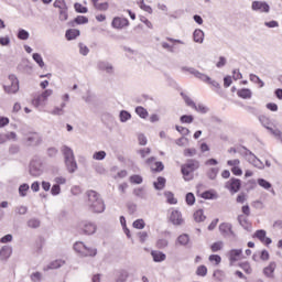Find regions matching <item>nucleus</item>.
<instances>
[{"instance_id": "obj_8", "label": "nucleus", "mask_w": 282, "mask_h": 282, "mask_svg": "<svg viewBox=\"0 0 282 282\" xmlns=\"http://www.w3.org/2000/svg\"><path fill=\"white\" fill-rule=\"evenodd\" d=\"M80 230L84 235H96V230H98V227L95 223H91L89 220H84L79 225Z\"/></svg>"}, {"instance_id": "obj_30", "label": "nucleus", "mask_w": 282, "mask_h": 282, "mask_svg": "<svg viewBox=\"0 0 282 282\" xmlns=\"http://www.w3.org/2000/svg\"><path fill=\"white\" fill-rule=\"evenodd\" d=\"M133 195H135V197H139V199H147V191L144 189V187L134 188Z\"/></svg>"}, {"instance_id": "obj_43", "label": "nucleus", "mask_w": 282, "mask_h": 282, "mask_svg": "<svg viewBox=\"0 0 282 282\" xmlns=\"http://www.w3.org/2000/svg\"><path fill=\"white\" fill-rule=\"evenodd\" d=\"M183 155L185 158H195V155H197V150L195 148L185 149Z\"/></svg>"}, {"instance_id": "obj_2", "label": "nucleus", "mask_w": 282, "mask_h": 282, "mask_svg": "<svg viewBox=\"0 0 282 282\" xmlns=\"http://www.w3.org/2000/svg\"><path fill=\"white\" fill-rule=\"evenodd\" d=\"M228 153H239L241 158H245V160L249 162V164H252V166H254L256 169H260V170L265 169V165L263 164V162L259 160V158H257V155H254L252 151H250L248 148L243 145L239 148H230L228 150Z\"/></svg>"}, {"instance_id": "obj_28", "label": "nucleus", "mask_w": 282, "mask_h": 282, "mask_svg": "<svg viewBox=\"0 0 282 282\" xmlns=\"http://www.w3.org/2000/svg\"><path fill=\"white\" fill-rule=\"evenodd\" d=\"M194 220L197 224H200V221H206V216L204 215V209H198L194 213Z\"/></svg>"}, {"instance_id": "obj_14", "label": "nucleus", "mask_w": 282, "mask_h": 282, "mask_svg": "<svg viewBox=\"0 0 282 282\" xmlns=\"http://www.w3.org/2000/svg\"><path fill=\"white\" fill-rule=\"evenodd\" d=\"M228 257H229L230 265H232L234 263H237V261H239L241 259V257H243V250L242 249H231L228 252Z\"/></svg>"}, {"instance_id": "obj_40", "label": "nucleus", "mask_w": 282, "mask_h": 282, "mask_svg": "<svg viewBox=\"0 0 282 282\" xmlns=\"http://www.w3.org/2000/svg\"><path fill=\"white\" fill-rule=\"evenodd\" d=\"M217 175H219V167H212L207 172V176L209 180H216Z\"/></svg>"}, {"instance_id": "obj_10", "label": "nucleus", "mask_w": 282, "mask_h": 282, "mask_svg": "<svg viewBox=\"0 0 282 282\" xmlns=\"http://www.w3.org/2000/svg\"><path fill=\"white\" fill-rule=\"evenodd\" d=\"M251 10H253V12H261L268 14V12H270V4L263 1H253L251 4Z\"/></svg>"}, {"instance_id": "obj_57", "label": "nucleus", "mask_w": 282, "mask_h": 282, "mask_svg": "<svg viewBox=\"0 0 282 282\" xmlns=\"http://www.w3.org/2000/svg\"><path fill=\"white\" fill-rule=\"evenodd\" d=\"M29 228H39L41 226V221L36 218H32L28 221Z\"/></svg>"}, {"instance_id": "obj_26", "label": "nucleus", "mask_w": 282, "mask_h": 282, "mask_svg": "<svg viewBox=\"0 0 282 282\" xmlns=\"http://www.w3.org/2000/svg\"><path fill=\"white\" fill-rule=\"evenodd\" d=\"M153 186L156 191H163L164 186H166V178L159 176L158 181L153 183Z\"/></svg>"}, {"instance_id": "obj_58", "label": "nucleus", "mask_w": 282, "mask_h": 282, "mask_svg": "<svg viewBox=\"0 0 282 282\" xmlns=\"http://www.w3.org/2000/svg\"><path fill=\"white\" fill-rule=\"evenodd\" d=\"M133 228H137V230H142L145 226L144 220L143 219H137L133 224H132Z\"/></svg>"}, {"instance_id": "obj_31", "label": "nucleus", "mask_w": 282, "mask_h": 282, "mask_svg": "<svg viewBox=\"0 0 282 282\" xmlns=\"http://www.w3.org/2000/svg\"><path fill=\"white\" fill-rule=\"evenodd\" d=\"M74 23H76L77 25H85V23H89V19L85 15H78L77 18H75V20L73 22H70V25H74Z\"/></svg>"}, {"instance_id": "obj_46", "label": "nucleus", "mask_w": 282, "mask_h": 282, "mask_svg": "<svg viewBox=\"0 0 282 282\" xmlns=\"http://www.w3.org/2000/svg\"><path fill=\"white\" fill-rule=\"evenodd\" d=\"M33 61H35V63H37L39 67H45V62H43V56H41V54L34 53Z\"/></svg>"}, {"instance_id": "obj_54", "label": "nucleus", "mask_w": 282, "mask_h": 282, "mask_svg": "<svg viewBox=\"0 0 282 282\" xmlns=\"http://www.w3.org/2000/svg\"><path fill=\"white\" fill-rule=\"evenodd\" d=\"M169 247V240L166 239H159L156 241V248H159L160 250H164V248Z\"/></svg>"}, {"instance_id": "obj_20", "label": "nucleus", "mask_w": 282, "mask_h": 282, "mask_svg": "<svg viewBox=\"0 0 282 282\" xmlns=\"http://www.w3.org/2000/svg\"><path fill=\"white\" fill-rule=\"evenodd\" d=\"M61 152L64 155V161L65 160H72V159L76 158V156H74V150H72V148H69L67 145H63L61 148Z\"/></svg>"}, {"instance_id": "obj_9", "label": "nucleus", "mask_w": 282, "mask_h": 282, "mask_svg": "<svg viewBox=\"0 0 282 282\" xmlns=\"http://www.w3.org/2000/svg\"><path fill=\"white\" fill-rule=\"evenodd\" d=\"M225 188L230 191V193H232V194L239 193V191H241V180L235 178V177L230 178L226 183Z\"/></svg>"}, {"instance_id": "obj_36", "label": "nucleus", "mask_w": 282, "mask_h": 282, "mask_svg": "<svg viewBox=\"0 0 282 282\" xmlns=\"http://www.w3.org/2000/svg\"><path fill=\"white\" fill-rule=\"evenodd\" d=\"M258 184L261 188H264V191H270V188H272V183L268 182L265 178H258Z\"/></svg>"}, {"instance_id": "obj_47", "label": "nucleus", "mask_w": 282, "mask_h": 282, "mask_svg": "<svg viewBox=\"0 0 282 282\" xmlns=\"http://www.w3.org/2000/svg\"><path fill=\"white\" fill-rule=\"evenodd\" d=\"M68 10L69 8L59 10V15H58L59 21H67V19H69Z\"/></svg>"}, {"instance_id": "obj_16", "label": "nucleus", "mask_w": 282, "mask_h": 282, "mask_svg": "<svg viewBox=\"0 0 282 282\" xmlns=\"http://www.w3.org/2000/svg\"><path fill=\"white\" fill-rule=\"evenodd\" d=\"M219 230L223 237H230V235H235V231H232V225L228 223L220 224Z\"/></svg>"}, {"instance_id": "obj_32", "label": "nucleus", "mask_w": 282, "mask_h": 282, "mask_svg": "<svg viewBox=\"0 0 282 282\" xmlns=\"http://www.w3.org/2000/svg\"><path fill=\"white\" fill-rule=\"evenodd\" d=\"M127 279H129V271L127 270H121L117 274L116 282H126Z\"/></svg>"}, {"instance_id": "obj_22", "label": "nucleus", "mask_w": 282, "mask_h": 282, "mask_svg": "<svg viewBox=\"0 0 282 282\" xmlns=\"http://www.w3.org/2000/svg\"><path fill=\"white\" fill-rule=\"evenodd\" d=\"M237 96L243 100L252 98V90L250 88H242L237 91Z\"/></svg>"}, {"instance_id": "obj_64", "label": "nucleus", "mask_w": 282, "mask_h": 282, "mask_svg": "<svg viewBox=\"0 0 282 282\" xmlns=\"http://www.w3.org/2000/svg\"><path fill=\"white\" fill-rule=\"evenodd\" d=\"M15 213L18 215H25L28 213V207L26 206H18V207H15Z\"/></svg>"}, {"instance_id": "obj_5", "label": "nucleus", "mask_w": 282, "mask_h": 282, "mask_svg": "<svg viewBox=\"0 0 282 282\" xmlns=\"http://www.w3.org/2000/svg\"><path fill=\"white\" fill-rule=\"evenodd\" d=\"M29 173L33 177H41L43 175V160L41 156H34L29 166Z\"/></svg>"}, {"instance_id": "obj_7", "label": "nucleus", "mask_w": 282, "mask_h": 282, "mask_svg": "<svg viewBox=\"0 0 282 282\" xmlns=\"http://www.w3.org/2000/svg\"><path fill=\"white\" fill-rule=\"evenodd\" d=\"M9 80H10L11 85L3 86L6 94L19 93V78H17V75H9Z\"/></svg>"}, {"instance_id": "obj_44", "label": "nucleus", "mask_w": 282, "mask_h": 282, "mask_svg": "<svg viewBox=\"0 0 282 282\" xmlns=\"http://www.w3.org/2000/svg\"><path fill=\"white\" fill-rule=\"evenodd\" d=\"M164 195L167 199V204H172V205L177 204V198H175V196L172 192H165Z\"/></svg>"}, {"instance_id": "obj_50", "label": "nucleus", "mask_w": 282, "mask_h": 282, "mask_svg": "<svg viewBox=\"0 0 282 282\" xmlns=\"http://www.w3.org/2000/svg\"><path fill=\"white\" fill-rule=\"evenodd\" d=\"M238 221H239L240 226H242V228H245V230H248V228H249L248 218H246V216L239 215L238 216Z\"/></svg>"}, {"instance_id": "obj_42", "label": "nucleus", "mask_w": 282, "mask_h": 282, "mask_svg": "<svg viewBox=\"0 0 282 282\" xmlns=\"http://www.w3.org/2000/svg\"><path fill=\"white\" fill-rule=\"evenodd\" d=\"M74 9H75V11L78 12L79 14H87V12H88L87 7H84L83 4H80V3H78V2H76V3L74 4Z\"/></svg>"}, {"instance_id": "obj_37", "label": "nucleus", "mask_w": 282, "mask_h": 282, "mask_svg": "<svg viewBox=\"0 0 282 282\" xmlns=\"http://www.w3.org/2000/svg\"><path fill=\"white\" fill-rule=\"evenodd\" d=\"M182 124H192V122L195 120L193 115H183L180 118Z\"/></svg>"}, {"instance_id": "obj_13", "label": "nucleus", "mask_w": 282, "mask_h": 282, "mask_svg": "<svg viewBox=\"0 0 282 282\" xmlns=\"http://www.w3.org/2000/svg\"><path fill=\"white\" fill-rule=\"evenodd\" d=\"M170 221L174 226H182L184 224V218H182V212L173 209L170 215Z\"/></svg>"}, {"instance_id": "obj_62", "label": "nucleus", "mask_w": 282, "mask_h": 282, "mask_svg": "<svg viewBox=\"0 0 282 282\" xmlns=\"http://www.w3.org/2000/svg\"><path fill=\"white\" fill-rule=\"evenodd\" d=\"M79 54L87 56V54H89V47L83 43H79Z\"/></svg>"}, {"instance_id": "obj_48", "label": "nucleus", "mask_w": 282, "mask_h": 282, "mask_svg": "<svg viewBox=\"0 0 282 282\" xmlns=\"http://www.w3.org/2000/svg\"><path fill=\"white\" fill-rule=\"evenodd\" d=\"M185 202H186L187 206H193L195 204V194L187 193L185 196Z\"/></svg>"}, {"instance_id": "obj_61", "label": "nucleus", "mask_w": 282, "mask_h": 282, "mask_svg": "<svg viewBox=\"0 0 282 282\" xmlns=\"http://www.w3.org/2000/svg\"><path fill=\"white\" fill-rule=\"evenodd\" d=\"M176 131L181 133V135H188L191 133V130L188 128L182 127V126H175Z\"/></svg>"}, {"instance_id": "obj_33", "label": "nucleus", "mask_w": 282, "mask_h": 282, "mask_svg": "<svg viewBox=\"0 0 282 282\" xmlns=\"http://www.w3.org/2000/svg\"><path fill=\"white\" fill-rule=\"evenodd\" d=\"M188 241H191V237L186 234H183L177 238V243H180V246H188Z\"/></svg>"}, {"instance_id": "obj_56", "label": "nucleus", "mask_w": 282, "mask_h": 282, "mask_svg": "<svg viewBox=\"0 0 282 282\" xmlns=\"http://www.w3.org/2000/svg\"><path fill=\"white\" fill-rule=\"evenodd\" d=\"M45 100L43 99V96L39 95L37 97H35L32 100V105L33 107H35L36 109H39V106L42 105V102H44Z\"/></svg>"}, {"instance_id": "obj_25", "label": "nucleus", "mask_w": 282, "mask_h": 282, "mask_svg": "<svg viewBox=\"0 0 282 282\" xmlns=\"http://www.w3.org/2000/svg\"><path fill=\"white\" fill-rule=\"evenodd\" d=\"M193 39L195 43H204V31L196 29L193 33Z\"/></svg>"}, {"instance_id": "obj_45", "label": "nucleus", "mask_w": 282, "mask_h": 282, "mask_svg": "<svg viewBox=\"0 0 282 282\" xmlns=\"http://www.w3.org/2000/svg\"><path fill=\"white\" fill-rule=\"evenodd\" d=\"M107 158V152L98 151L93 154V160L102 161Z\"/></svg>"}, {"instance_id": "obj_60", "label": "nucleus", "mask_w": 282, "mask_h": 282, "mask_svg": "<svg viewBox=\"0 0 282 282\" xmlns=\"http://www.w3.org/2000/svg\"><path fill=\"white\" fill-rule=\"evenodd\" d=\"M20 151H21V148L17 144H12L9 148L10 155H17V154H19Z\"/></svg>"}, {"instance_id": "obj_53", "label": "nucleus", "mask_w": 282, "mask_h": 282, "mask_svg": "<svg viewBox=\"0 0 282 282\" xmlns=\"http://www.w3.org/2000/svg\"><path fill=\"white\" fill-rule=\"evenodd\" d=\"M196 274L197 276H206V274H208V269L206 265H199L196 270Z\"/></svg>"}, {"instance_id": "obj_12", "label": "nucleus", "mask_w": 282, "mask_h": 282, "mask_svg": "<svg viewBox=\"0 0 282 282\" xmlns=\"http://www.w3.org/2000/svg\"><path fill=\"white\" fill-rule=\"evenodd\" d=\"M111 26L115 30H123V28H129V20L127 18L120 17L113 18Z\"/></svg>"}, {"instance_id": "obj_24", "label": "nucleus", "mask_w": 282, "mask_h": 282, "mask_svg": "<svg viewBox=\"0 0 282 282\" xmlns=\"http://www.w3.org/2000/svg\"><path fill=\"white\" fill-rule=\"evenodd\" d=\"M67 41H74L77 36H80V31L77 29H70L66 31L65 34Z\"/></svg>"}, {"instance_id": "obj_29", "label": "nucleus", "mask_w": 282, "mask_h": 282, "mask_svg": "<svg viewBox=\"0 0 282 282\" xmlns=\"http://www.w3.org/2000/svg\"><path fill=\"white\" fill-rule=\"evenodd\" d=\"M135 113L140 116L143 120H147V118H149V111L142 106H138L135 108Z\"/></svg>"}, {"instance_id": "obj_38", "label": "nucleus", "mask_w": 282, "mask_h": 282, "mask_svg": "<svg viewBox=\"0 0 282 282\" xmlns=\"http://www.w3.org/2000/svg\"><path fill=\"white\" fill-rule=\"evenodd\" d=\"M54 8H57L58 10H67V2L65 0H55L53 3Z\"/></svg>"}, {"instance_id": "obj_11", "label": "nucleus", "mask_w": 282, "mask_h": 282, "mask_svg": "<svg viewBox=\"0 0 282 282\" xmlns=\"http://www.w3.org/2000/svg\"><path fill=\"white\" fill-rule=\"evenodd\" d=\"M42 142H43V138H41L40 134L36 132L30 133L26 137L28 147H39L40 144H42Z\"/></svg>"}, {"instance_id": "obj_18", "label": "nucleus", "mask_w": 282, "mask_h": 282, "mask_svg": "<svg viewBox=\"0 0 282 282\" xmlns=\"http://www.w3.org/2000/svg\"><path fill=\"white\" fill-rule=\"evenodd\" d=\"M9 257H12V247L3 246L0 249V261H8Z\"/></svg>"}, {"instance_id": "obj_17", "label": "nucleus", "mask_w": 282, "mask_h": 282, "mask_svg": "<svg viewBox=\"0 0 282 282\" xmlns=\"http://www.w3.org/2000/svg\"><path fill=\"white\" fill-rule=\"evenodd\" d=\"M64 162L68 173H76V171H78V163H76V156L73 159H66Z\"/></svg>"}, {"instance_id": "obj_39", "label": "nucleus", "mask_w": 282, "mask_h": 282, "mask_svg": "<svg viewBox=\"0 0 282 282\" xmlns=\"http://www.w3.org/2000/svg\"><path fill=\"white\" fill-rule=\"evenodd\" d=\"M120 122H128L131 120V113L127 110H121L119 113Z\"/></svg>"}, {"instance_id": "obj_51", "label": "nucleus", "mask_w": 282, "mask_h": 282, "mask_svg": "<svg viewBox=\"0 0 282 282\" xmlns=\"http://www.w3.org/2000/svg\"><path fill=\"white\" fill-rule=\"evenodd\" d=\"M193 109H195V111H198V113H208V107L202 105V104H198L193 107Z\"/></svg>"}, {"instance_id": "obj_1", "label": "nucleus", "mask_w": 282, "mask_h": 282, "mask_svg": "<svg viewBox=\"0 0 282 282\" xmlns=\"http://www.w3.org/2000/svg\"><path fill=\"white\" fill-rule=\"evenodd\" d=\"M86 206H88V209L90 213H105V200H102V197L98 192L90 189L86 192Z\"/></svg>"}, {"instance_id": "obj_15", "label": "nucleus", "mask_w": 282, "mask_h": 282, "mask_svg": "<svg viewBox=\"0 0 282 282\" xmlns=\"http://www.w3.org/2000/svg\"><path fill=\"white\" fill-rule=\"evenodd\" d=\"M97 69L100 72H106V74H113V65L109 62L99 61L97 63Z\"/></svg>"}, {"instance_id": "obj_63", "label": "nucleus", "mask_w": 282, "mask_h": 282, "mask_svg": "<svg viewBox=\"0 0 282 282\" xmlns=\"http://www.w3.org/2000/svg\"><path fill=\"white\" fill-rule=\"evenodd\" d=\"M131 184H142V176L140 175H132L130 176Z\"/></svg>"}, {"instance_id": "obj_52", "label": "nucleus", "mask_w": 282, "mask_h": 282, "mask_svg": "<svg viewBox=\"0 0 282 282\" xmlns=\"http://www.w3.org/2000/svg\"><path fill=\"white\" fill-rule=\"evenodd\" d=\"M265 235H267V232L263 229H259L254 232V237H257V239H259V241H261V242L265 241Z\"/></svg>"}, {"instance_id": "obj_35", "label": "nucleus", "mask_w": 282, "mask_h": 282, "mask_svg": "<svg viewBox=\"0 0 282 282\" xmlns=\"http://www.w3.org/2000/svg\"><path fill=\"white\" fill-rule=\"evenodd\" d=\"M18 39L20 41H28V39H30V32H28L25 29H20L18 31Z\"/></svg>"}, {"instance_id": "obj_3", "label": "nucleus", "mask_w": 282, "mask_h": 282, "mask_svg": "<svg viewBox=\"0 0 282 282\" xmlns=\"http://www.w3.org/2000/svg\"><path fill=\"white\" fill-rule=\"evenodd\" d=\"M181 69L182 72H188V74H192V76H195V78H198V80H202L203 83H207L208 85H212L216 89H220L221 87L219 83H217L216 80H213L208 75L200 73L194 67L183 66Z\"/></svg>"}, {"instance_id": "obj_19", "label": "nucleus", "mask_w": 282, "mask_h": 282, "mask_svg": "<svg viewBox=\"0 0 282 282\" xmlns=\"http://www.w3.org/2000/svg\"><path fill=\"white\" fill-rule=\"evenodd\" d=\"M276 270V262H270V264L263 269V274L269 279L274 278V271Z\"/></svg>"}, {"instance_id": "obj_34", "label": "nucleus", "mask_w": 282, "mask_h": 282, "mask_svg": "<svg viewBox=\"0 0 282 282\" xmlns=\"http://www.w3.org/2000/svg\"><path fill=\"white\" fill-rule=\"evenodd\" d=\"M28 191H30V185L28 183L20 185V187H19L20 197H26Z\"/></svg>"}, {"instance_id": "obj_4", "label": "nucleus", "mask_w": 282, "mask_h": 282, "mask_svg": "<svg viewBox=\"0 0 282 282\" xmlns=\"http://www.w3.org/2000/svg\"><path fill=\"white\" fill-rule=\"evenodd\" d=\"M199 169V161L189 159L185 164L181 167V173L185 180V182H191L193 180V173Z\"/></svg>"}, {"instance_id": "obj_23", "label": "nucleus", "mask_w": 282, "mask_h": 282, "mask_svg": "<svg viewBox=\"0 0 282 282\" xmlns=\"http://www.w3.org/2000/svg\"><path fill=\"white\" fill-rule=\"evenodd\" d=\"M152 259L153 261H155V263H160L162 261H166V254H164V252L161 251H152Z\"/></svg>"}, {"instance_id": "obj_41", "label": "nucleus", "mask_w": 282, "mask_h": 282, "mask_svg": "<svg viewBox=\"0 0 282 282\" xmlns=\"http://www.w3.org/2000/svg\"><path fill=\"white\" fill-rule=\"evenodd\" d=\"M249 78H250L251 83H254L256 85H260V87L265 86V83H263V80H261V78H259V76H257L254 74H250Z\"/></svg>"}, {"instance_id": "obj_59", "label": "nucleus", "mask_w": 282, "mask_h": 282, "mask_svg": "<svg viewBox=\"0 0 282 282\" xmlns=\"http://www.w3.org/2000/svg\"><path fill=\"white\" fill-rule=\"evenodd\" d=\"M64 113H65V110L61 107H55L50 112L51 116H63Z\"/></svg>"}, {"instance_id": "obj_6", "label": "nucleus", "mask_w": 282, "mask_h": 282, "mask_svg": "<svg viewBox=\"0 0 282 282\" xmlns=\"http://www.w3.org/2000/svg\"><path fill=\"white\" fill-rule=\"evenodd\" d=\"M74 250L80 254V257H96V254H98V249L87 247L85 242H75Z\"/></svg>"}, {"instance_id": "obj_49", "label": "nucleus", "mask_w": 282, "mask_h": 282, "mask_svg": "<svg viewBox=\"0 0 282 282\" xmlns=\"http://www.w3.org/2000/svg\"><path fill=\"white\" fill-rule=\"evenodd\" d=\"M224 248V241L214 242L210 247L212 252H219Z\"/></svg>"}, {"instance_id": "obj_27", "label": "nucleus", "mask_w": 282, "mask_h": 282, "mask_svg": "<svg viewBox=\"0 0 282 282\" xmlns=\"http://www.w3.org/2000/svg\"><path fill=\"white\" fill-rule=\"evenodd\" d=\"M93 8L98 12H107V10H109V2H97L93 4Z\"/></svg>"}, {"instance_id": "obj_55", "label": "nucleus", "mask_w": 282, "mask_h": 282, "mask_svg": "<svg viewBox=\"0 0 282 282\" xmlns=\"http://www.w3.org/2000/svg\"><path fill=\"white\" fill-rule=\"evenodd\" d=\"M240 268L243 270V272H246V274H252V268L250 267V263L242 262L240 263Z\"/></svg>"}, {"instance_id": "obj_21", "label": "nucleus", "mask_w": 282, "mask_h": 282, "mask_svg": "<svg viewBox=\"0 0 282 282\" xmlns=\"http://www.w3.org/2000/svg\"><path fill=\"white\" fill-rule=\"evenodd\" d=\"M63 265H65V260H55L46 265L44 271L47 272V270H58V268H63Z\"/></svg>"}]
</instances>
